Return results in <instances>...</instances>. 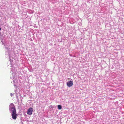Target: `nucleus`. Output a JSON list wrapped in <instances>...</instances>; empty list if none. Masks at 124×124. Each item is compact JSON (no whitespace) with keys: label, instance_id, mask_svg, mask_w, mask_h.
Segmentation results:
<instances>
[{"label":"nucleus","instance_id":"5","mask_svg":"<svg viewBox=\"0 0 124 124\" xmlns=\"http://www.w3.org/2000/svg\"><path fill=\"white\" fill-rule=\"evenodd\" d=\"M58 109H59L60 110L62 109V106L60 105H58L57 106Z\"/></svg>","mask_w":124,"mask_h":124},{"label":"nucleus","instance_id":"7","mask_svg":"<svg viewBox=\"0 0 124 124\" xmlns=\"http://www.w3.org/2000/svg\"><path fill=\"white\" fill-rule=\"evenodd\" d=\"M1 30V28H0V30Z\"/></svg>","mask_w":124,"mask_h":124},{"label":"nucleus","instance_id":"6","mask_svg":"<svg viewBox=\"0 0 124 124\" xmlns=\"http://www.w3.org/2000/svg\"><path fill=\"white\" fill-rule=\"evenodd\" d=\"M10 95L12 97L13 96L14 94H12V93H11Z\"/></svg>","mask_w":124,"mask_h":124},{"label":"nucleus","instance_id":"1","mask_svg":"<svg viewBox=\"0 0 124 124\" xmlns=\"http://www.w3.org/2000/svg\"><path fill=\"white\" fill-rule=\"evenodd\" d=\"M11 116L12 118L14 120H16L17 118V114L16 110L11 111Z\"/></svg>","mask_w":124,"mask_h":124},{"label":"nucleus","instance_id":"3","mask_svg":"<svg viewBox=\"0 0 124 124\" xmlns=\"http://www.w3.org/2000/svg\"><path fill=\"white\" fill-rule=\"evenodd\" d=\"M33 111V109L31 108H29L27 111V114L29 115H31Z\"/></svg>","mask_w":124,"mask_h":124},{"label":"nucleus","instance_id":"4","mask_svg":"<svg viewBox=\"0 0 124 124\" xmlns=\"http://www.w3.org/2000/svg\"><path fill=\"white\" fill-rule=\"evenodd\" d=\"M73 82L72 81H68L67 83V85L69 87L72 86L73 85Z\"/></svg>","mask_w":124,"mask_h":124},{"label":"nucleus","instance_id":"2","mask_svg":"<svg viewBox=\"0 0 124 124\" xmlns=\"http://www.w3.org/2000/svg\"><path fill=\"white\" fill-rule=\"evenodd\" d=\"M9 109L11 112L16 110V109L14 104L13 103L11 104L9 106Z\"/></svg>","mask_w":124,"mask_h":124}]
</instances>
